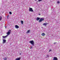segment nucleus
Masks as SVG:
<instances>
[{"label": "nucleus", "instance_id": "nucleus-1", "mask_svg": "<svg viewBox=\"0 0 60 60\" xmlns=\"http://www.w3.org/2000/svg\"><path fill=\"white\" fill-rule=\"evenodd\" d=\"M29 43L31 44L32 46H34V41L33 40L30 41H29Z\"/></svg>", "mask_w": 60, "mask_h": 60}, {"label": "nucleus", "instance_id": "nucleus-18", "mask_svg": "<svg viewBox=\"0 0 60 60\" xmlns=\"http://www.w3.org/2000/svg\"><path fill=\"white\" fill-rule=\"evenodd\" d=\"M42 21H41V19H40L39 20V22H41Z\"/></svg>", "mask_w": 60, "mask_h": 60}, {"label": "nucleus", "instance_id": "nucleus-13", "mask_svg": "<svg viewBox=\"0 0 60 60\" xmlns=\"http://www.w3.org/2000/svg\"><path fill=\"white\" fill-rule=\"evenodd\" d=\"M21 23L22 24H23V21H21Z\"/></svg>", "mask_w": 60, "mask_h": 60}, {"label": "nucleus", "instance_id": "nucleus-24", "mask_svg": "<svg viewBox=\"0 0 60 60\" xmlns=\"http://www.w3.org/2000/svg\"><path fill=\"white\" fill-rule=\"evenodd\" d=\"M6 26H5V28H6Z\"/></svg>", "mask_w": 60, "mask_h": 60}, {"label": "nucleus", "instance_id": "nucleus-23", "mask_svg": "<svg viewBox=\"0 0 60 60\" xmlns=\"http://www.w3.org/2000/svg\"><path fill=\"white\" fill-rule=\"evenodd\" d=\"M7 19H8V16H7Z\"/></svg>", "mask_w": 60, "mask_h": 60}, {"label": "nucleus", "instance_id": "nucleus-17", "mask_svg": "<svg viewBox=\"0 0 60 60\" xmlns=\"http://www.w3.org/2000/svg\"><path fill=\"white\" fill-rule=\"evenodd\" d=\"M9 14L11 15V14H12V13H11V12H9Z\"/></svg>", "mask_w": 60, "mask_h": 60}, {"label": "nucleus", "instance_id": "nucleus-21", "mask_svg": "<svg viewBox=\"0 0 60 60\" xmlns=\"http://www.w3.org/2000/svg\"><path fill=\"white\" fill-rule=\"evenodd\" d=\"M56 42H55L54 43V44H56Z\"/></svg>", "mask_w": 60, "mask_h": 60}, {"label": "nucleus", "instance_id": "nucleus-7", "mask_svg": "<svg viewBox=\"0 0 60 60\" xmlns=\"http://www.w3.org/2000/svg\"><path fill=\"white\" fill-rule=\"evenodd\" d=\"M47 24H48V23H45L43 24V25H44L45 26H46V25H47Z\"/></svg>", "mask_w": 60, "mask_h": 60}, {"label": "nucleus", "instance_id": "nucleus-9", "mask_svg": "<svg viewBox=\"0 0 60 60\" xmlns=\"http://www.w3.org/2000/svg\"><path fill=\"white\" fill-rule=\"evenodd\" d=\"M7 36H8L7 35H6L5 36H3L2 37H3V38H6V37H7Z\"/></svg>", "mask_w": 60, "mask_h": 60}, {"label": "nucleus", "instance_id": "nucleus-2", "mask_svg": "<svg viewBox=\"0 0 60 60\" xmlns=\"http://www.w3.org/2000/svg\"><path fill=\"white\" fill-rule=\"evenodd\" d=\"M11 30H9L8 32L7 33V36H8V35H9L10 34H11Z\"/></svg>", "mask_w": 60, "mask_h": 60}, {"label": "nucleus", "instance_id": "nucleus-22", "mask_svg": "<svg viewBox=\"0 0 60 60\" xmlns=\"http://www.w3.org/2000/svg\"><path fill=\"white\" fill-rule=\"evenodd\" d=\"M32 47L31 46L30 47V49H32Z\"/></svg>", "mask_w": 60, "mask_h": 60}, {"label": "nucleus", "instance_id": "nucleus-10", "mask_svg": "<svg viewBox=\"0 0 60 60\" xmlns=\"http://www.w3.org/2000/svg\"><path fill=\"white\" fill-rule=\"evenodd\" d=\"M39 19H40V18L37 17V18L36 20H39Z\"/></svg>", "mask_w": 60, "mask_h": 60}, {"label": "nucleus", "instance_id": "nucleus-11", "mask_svg": "<svg viewBox=\"0 0 60 60\" xmlns=\"http://www.w3.org/2000/svg\"><path fill=\"white\" fill-rule=\"evenodd\" d=\"M41 21H42V20H44V19L41 18Z\"/></svg>", "mask_w": 60, "mask_h": 60}, {"label": "nucleus", "instance_id": "nucleus-3", "mask_svg": "<svg viewBox=\"0 0 60 60\" xmlns=\"http://www.w3.org/2000/svg\"><path fill=\"white\" fill-rule=\"evenodd\" d=\"M29 11H31V12H33L34 11L33 10V8L30 7L29 8Z\"/></svg>", "mask_w": 60, "mask_h": 60}, {"label": "nucleus", "instance_id": "nucleus-19", "mask_svg": "<svg viewBox=\"0 0 60 60\" xmlns=\"http://www.w3.org/2000/svg\"><path fill=\"white\" fill-rule=\"evenodd\" d=\"M52 51V50L51 49L49 50V52H50V51Z\"/></svg>", "mask_w": 60, "mask_h": 60}, {"label": "nucleus", "instance_id": "nucleus-26", "mask_svg": "<svg viewBox=\"0 0 60 60\" xmlns=\"http://www.w3.org/2000/svg\"><path fill=\"white\" fill-rule=\"evenodd\" d=\"M35 1H36V0H35Z\"/></svg>", "mask_w": 60, "mask_h": 60}, {"label": "nucleus", "instance_id": "nucleus-16", "mask_svg": "<svg viewBox=\"0 0 60 60\" xmlns=\"http://www.w3.org/2000/svg\"><path fill=\"white\" fill-rule=\"evenodd\" d=\"M57 4H59L60 3V2L59 1H58L57 2Z\"/></svg>", "mask_w": 60, "mask_h": 60}, {"label": "nucleus", "instance_id": "nucleus-28", "mask_svg": "<svg viewBox=\"0 0 60 60\" xmlns=\"http://www.w3.org/2000/svg\"><path fill=\"white\" fill-rule=\"evenodd\" d=\"M21 53H20V55H21Z\"/></svg>", "mask_w": 60, "mask_h": 60}, {"label": "nucleus", "instance_id": "nucleus-27", "mask_svg": "<svg viewBox=\"0 0 60 60\" xmlns=\"http://www.w3.org/2000/svg\"><path fill=\"white\" fill-rule=\"evenodd\" d=\"M47 56H49L48 55Z\"/></svg>", "mask_w": 60, "mask_h": 60}, {"label": "nucleus", "instance_id": "nucleus-6", "mask_svg": "<svg viewBox=\"0 0 60 60\" xmlns=\"http://www.w3.org/2000/svg\"><path fill=\"white\" fill-rule=\"evenodd\" d=\"M53 60H57V58L56 57H54Z\"/></svg>", "mask_w": 60, "mask_h": 60}, {"label": "nucleus", "instance_id": "nucleus-14", "mask_svg": "<svg viewBox=\"0 0 60 60\" xmlns=\"http://www.w3.org/2000/svg\"><path fill=\"white\" fill-rule=\"evenodd\" d=\"M30 32V30H28L27 32V33H29Z\"/></svg>", "mask_w": 60, "mask_h": 60}, {"label": "nucleus", "instance_id": "nucleus-4", "mask_svg": "<svg viewBox=\"0 0 60 60\" xmlns=\"http://www.w3.org/2000/svg\"><path fill=\"white\" fill-rule=\"evenodd\" d=\"M6 40L5 39H3V44H4L5 43H6Z\"/></svg>", "mask_w": 60, "mask_h": 60}, {"label": "nucleus", "instance_id": "nucleus-8", "mask_svg": "<svg viewBox=\"0 0 60 60\" xmlns=\"http://www.w3.org/2000/svg\"><path fill=\"white\" fill-rule=\"evenodd\" d=\"M41 35H42V36H44V35H45V34L43 33H42Z\"/></svg>", "mask_w": 60, "mask_h": 60}, {"label": "nucleus", "instance_id": "nucleus-25", "mask_svg": "<svg viewBox=\"0 0 60 60\" xmlns=\"http://www.w3.org/2000/svg\"><path fill=\"white\" fill-rule=\"evenodd\" d=\"M39 15H40V14H39Z\"/></svg>", "mask_w": 60, "mask_h": 60}, {"label": "nucleus", "instance_id": "nucleus-20", "mask_svg": "<svg viewBox=\"0 0 60 60\" xmlns=\"http://www.w3.org/2000/svg\"><path fill=\"white\" fill-rule=\"evenodd\" d=\"M38 2H40V1H41L42 0H38Z\"/></svg>", "mask_w": 60, "mask_h": 60}, {"label": "nucleus", "instance_id": "nucleus-12", "mask_svg": "<svg viewBox=\"0 0 60 60\" xmlns=\"http://www.w3.org/2000/svg\"><path fill=\"white\" fill-rule=\"evenodd\" d=\"M4 60H7V58L6 57H5L4 58Z\"/></svg>", "mask_w": 60, "mask_h": 60}, {"label": "nucleus", "instance_id": "nucleus-5", "mask_svg": "<svg viewBox=\"0 0 60 60\" xmlns=\"http://www.w3.org/2000/svg\"><path fill=\"white\" fill-rule=\"evenodd\" d=\"M15 28H16L17 29H18V28H19V26H18L17 25H15Z\"/></svg>", "mask_w": 60, "mask_h": 60}, {"label": "nucleus", "instance_id": "nucleus-15", "mask_svg": "<svg viewBox=\"0 0 60 60\" xmlns=\"http://www.w3.org/2000/svg\"><path fill=\"white\" fill-rule=\"evenodd\" d=\"M2 17L1 16L0 17V20H2Z\"/></svg>", "mask_w": 60, "mask_h": 60}]
</instances>
